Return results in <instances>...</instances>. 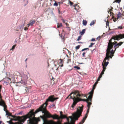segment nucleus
I'll use <instances>...</instances> for the list:
<instances>
[{"label": "nucleus", "instance_id": "f257e3e1", "mask_svg": "<svg viewBox=\"0 0 124 124\" xmlns=\"http://www.w3.org/2000/svg\"><path fill=\"white\" fill-rule=\"evenodd\" d=\"M77 113L74 117V120H72L71 118V120L69 123V124H75L76 121L78 120V118L80 116H81L82 112L83 111V108L79 106L77 108Z\"/></svg>", "mask_w": 124, "mask_h": 124}, {"label": "nucleus", "instance_id": "f03ea898", "mask_svg": "<svg viewBox=\"0 0 124 124\" xmlns=\"http://www.w3.org/2000/svg\"><path fill=\"white\" fill-rule=\"evenodd\" d=\"M41 108L39 111H38L36 110L34 111L33 113V116H35V115L39 111H42V113L45 114L46 118H50L51 117H52V115L46 110V105H45V106H41Z\"/></svg>", "mask_w": 124, "mask_h": 124}, {"label": "nucleus", "instance_id": "7ed1b4c3", "mask_svg": "<svg viewBox=\"0 0 124 124\" xmlns=\"http://www.w3.org/2000/svg\"><path fill=\"white\" fill-rule=\"evenodd\" d=\"M72 93H71L67 97V98L69 97L70 96V98L71 99L73 100V101L74 102L78 101H85V99H82L80 98V97L83 96V94H78L77 96H74L73 98L70 96L71 95Z\"/></svg>", "mask_w": 124, "mask_h": 124}, {"label": "nucleus", "instance_id": "20e7f679", "mask_svg": "<svg viewBox=\"0 0 124 124\" xmlns=\"http://www.w3.org/2000/svg\"><path fill=\"white\" fill-rule=\"evenodd\" d=\"M54 101V97L52 95H50L49 96L48 98L46 100V101L41 106H45V105H46V106L48 105V103H46L47 102H53Z\"/></svg>", "mask_w": 124, "mask_h": 124}, {"label": "nucleus", "instance_id": "39448f33", "mask_svg": "<svg viewBox=\"0 0 124 124\" xmlns=\"http://www.w3.org/2000/svg\"><path fill=\"white\" fill-rule=\"evenodd\" d=\"M96 85H94V84L93 85L92 89L89 92V95L88 96V98L89 101L90 102L92 101V100L93 98V94L94 90L95 89Z\"/></svg>", "mask_w": 124, "mask_h": 124}, {"label": "nucleus", "instance_id": "423d86ee", "mask_svg": "<svg viewBox=\"0 0 124 124\" xmlns=\"http://www.w3.org/2000/svg\"><path fill=\"white\" fill-rule=\"evenodd\" d=\"M96 85H94V84L93 85L92 89L89 92V95L88 96V98L89 101L90 102L92 101V100L93 98V94L94 90L95 89Z\"/></svg>", "mask_w": 124, "mask_h": 124}, {"label": "nucleus", "instance_id": "0eeeda50", "mask_svg": "<svg viewBox=\"0 0 124 124\" xmlns=\"http://www.w3.org/2000/svg\"><path fill=\"white\" fill-rule=\"evenodd\" d=\"M124 38V33L122 34H120L119 35H116L114 36L113 38H111L110 39H111V41L112 39H114L115 40H116L118 41L120 40V39Z\"/></svg>", "mask_w": 124, "mask_h": 124}, {"label": "nucleus", "instance_id": "6e6552de", "mask_svg": "<svg viewBox=\"0 0 124 124\" xmlns=\"http://www.w3.org/2000/svg\"><path fill=\"white\" fill-rule=\"evenodd\" d=\"M111 43L110 45L109 43H108L107 48L106 50V56H108V53H109L110 49L112 48L113 47V45L114 44V43L111 42Z\"/></svg>", "mask_w": 124, "mask_h": 124}, {"label": "nucleus", "instance_id": "1a4fd4ad", "mask_svg": "<svg viewBox=\"0 0 124 124\" xmlns=\"http://www.w3.org/2000/svg\"><path fill=\"white\" fill-rule=\"evenodd\" d=\"M85 102H86L87 104L86 105L87 107V109L86 110V113L85 114H87V115H88V113L89 112V111L90 109V106L92 105V103L91 102H89L88 101H86L85 99Z\"/></svg>", "mask_w": 124, "mask_h": 124}, {"label": "nucleus", "instance_id": "9d476101", "mask_svg": "<svg viewBox=\"0 0 124 124\" xmlns=\"http://www.w3.org/2000/svg\"><path fill=\"white\" fill-rule=\"evenodd\" d=\"M28 78V77L26 74H24L22 77L21 79L24 82V85H25L27 84V80Z\"/></svg>", "mask_w": 124, "mask_h": 124}, {"label": "nucleus", "instance_id": "9b49d317", "mask_svg": "<svg viewBox=\"0 0 124 124\" xmlns=\"http://www.w3.org/2000/svg\"><path fill=\"white\" fill-rule=\"evenodd\" d=\"M81 101H77L75 102H74V101H73V102L72 103L71 107L72 108V110H73L76 109V107H75L76 105L78 103Z\"/></svg>", "mask_w": 124, "mask_h": 124}, {"label": "nucleus", "instance_id": "f8f14e48", "mask_svg": "<svg viewBox=\"0 0 124 124\" xmlns=\"http://www.w3.org/2000/svg\"><path fill=\"white\" fill-rule=\"evenodd\" d=\"M88 115L85 114L84 116L82 118L81 121L79 122L78 124H83L85 122L88 116Z\"/></svg>", "mask_w": 124, "mask_h": 124}, {"label": "nucleus", "instance_id": "ddd939ff", "mask_svg": "<svg viewBox=\"0 0 124 124\" xmlns=\"http://www.w3.org/2000/svg\"><path fill=\"white\" fill-rule=\"evenodd\" d=\"M35 21L34 20H32L31 21H30L29 23L27 24L28 27L30 25L32 26L35 23Z\"/></svg>", "mask_w": 124, "mask_h": 124}, {"label": "nucleus", "instance_id": "4468645a", "mask_svg": "<svg viewBox=\"0 0 124 124\" xmlns=\"http://www.w3.org/2000/svg\"><path fill=\"white\" fill-rule=\"evenodd\" d=\"M102 66L103 70L101 71L100 74V75L102 76V75L104 74V72L105 71L106 68H104L103 63H102Z\"/></svg>", "mask_w": 124, "mask_h": 124}, {"label": "nucleus", "instance_id": "2eb2a0df", "mask_svg": "<svg viewBox=\"0 0 124 124\" xmlns=\"http://www.w3.org/2000/svg\"><path fill=\"white\" fill-rule=\"evenodd\" d=\"M25 26L24 23L22 24H20L19 26L18 27H17V29H19L21 30H22L23 29V28Z\"/></svg>", "mask_w": 124, "mask_h": 124}, {"label": "nucleus", "instance_id": "dca6fc26", "mask_svg": "<svg viewBox=\"0 0 124 124\" xmlns=\"http://www.w3.org/2000/svg\"><path fill=\"white\" fill-rule=\"evenodd\" d=\"M52 118L54 119H56L57 120H58L59 119V118L58 115H56L55 116H53L52 115V117H51Z\"/></svg>", "mask_w": 124, "mask_h": 124}, {"label": "nucleus", "instance_id": "f3484780", "mask_svg": "<svg viewBox=\"0 0 124 124\" xmlns=\"http://www.w3.org/2000/svg\"><path fill=\"white\" fill-rule=\"evenodd\" d=\"M60 116L62 118L64 119L66 118V116L62 114V111L59 112Z\"/></svg>", "mask_w": 124, "mask_h": 124}, {"label": "nucleus", "instance_id": "a211bd4d", "mask_svg": "<svg viewBox=\"0 0 124 124\" xmlns=\"http://www.w3.org/2000/svg\"><path fill=\"white\" fill-rule=\"evenodd\" d=\"M86 29H83L82 31H80L79 32L80 34L81 35H82L85 33V32L86 31Z\"/></svg>", "mask_w": 124, "mask_h": 124}, {"label": "nucleus", "instance_id": "6ab92c4d", "mask_svg": "<svg viewBox=\"0 0 124 124\" xmlns=\"http://www.w3.org/2000/svg\"><path fill=\"white\" fill-rule=\"evenodd\" d=\"M56 108L55 104L54 103H53L52 105H50V106H49V108Z\"/></svg>", "mask_w": 124, "mask_h": 124}, {"label": "nucleus", "instance_id": "aec40b11", "mask_svg": "<svg viewBox=\"0 0 124 124\" xmlns=\"http://www.w3.org/2000/svg\"><path fill=\"white\" fill-rule=\"evenodd\" d=\"M87 22L86 20H83L82 24L84 26H86L87 24Z\"/></svg>", "mask_w": 124, "mask_h": 124}, {"label": "nucleus", "instance_id": "412c9836", "mask_svg": "<svg viewBox=\"0 0 124 124\" xmlns=\"http://www.w3.org/2000/svg\"><path fill=\"white\" fill-rule=\"evenodd\" d=\"M96 20H94L92 21L90 23V26L93 25L95 23Z\"/></svg>", "mask_w": 124, "mask_h": 124}, {"label": "nucleus", "instance_id": "4be33fe9", "mask_svg": "<svg viewBox=\"0 0 124 124\" xmlns=\"http://www.w3.org/2000/svg\"><path fill=\"white\" fill-rule=\"evenodd\" d=\"M115 53V51H114V50L113 49H112L111 51H110L109 54H110L112 55L113 56H114V54Z\"/></svg>", "mask_w": 124, "mask_h": 124}, {"label": "nucleus", "instance_id": "5701e85b", "mask_svg": "<svg viewBox=\"0 0 124 124\" xmlns=\"http://www.w3.org/2000/svg\"><path fill=\"white\" fill-rule=\"evenodd\" d=\"M122 15V14L120 12H119L117 15V18L118 19Z\"/></svg>", "mask_w": 124, "mask_h": 124}, {"label": "nucleus", "instance_id": "b1692460", "mask_svg": "<svg viewBox=\"0 0 124 124\" xmlns=\"http://www.w3.org/2000/svg\"><path fill=\"white\" fill-rule=\"evenodd\" d=\"M57 28H60V27L62 26V23H57Z\"/></svg>", "mask_w": 124, "mask_h": 124}, {"label": "nucleus", "instance_id": "393cba45", "mask_svg": "<svg viewBox=\"0 0 124 124\" xmlns=\"http://www.w3.org/2000/svg\"><path fill=\"white\" fill-rule=\"evenodd\" d=\"M0 103L1 104H3V105H5L4 101L2 99H1V100L0 101Z\"/></svg>", "mask_w": 124, "mask_h": 124}, {"label": "nucleus", "instance_id": "a878e982", "mask_svg": "<svg viewBox=\"0 0 124 124\" xmlns=\"http://www.w3.org/2000/svg\"><path fill=\"white\" fill-rule=\"evenodd\" d=\"M74 68L75 69H76L77 70H79L80 69V68L77 66H74Z\"/></svg>", "mask_w": 124, "mask_h": 124}, {"label": "nucleus", "instance_id": "bb28decb", "mask_svg": "<svg viewBox=\"0 0 124 124\" xmlns=\"http://www.w3.org/2000/svg\"><path fill=\"white\" fill-rule=\"evenodd\" d=\"M60 8V7H59L58 8V14H61L62 15V12L59 9Z\"/></svg>", "mask_w": 124, "mask_h": 124}, {"label": "nucleus", "instance_id": "cd10ccee", "mask_svg": "<svg viewBox=\"0 0 124 124\" xmlns=\"http://www.w3.org/2000/svg\"><path fill=\"white\" fill-rule=\"evenodd\" d=\"M89 48H85L83 49H82L81 51H80V52H81V51L83 52V51H85L87 50H89Z\"/></svg>", "mask_w": 124, "mask_h": 124}, {"label": "nucleus", "instance_id": "c85d7f7f", "mask_svg": "<svg viewBox=\"0 0 124 124\" xmlns=\"http://www.w3.org/2000/svg\"><path fill=\"white\" fill-rule=\"evenodd\" d=\"M115 42L116 43L114 45V46H116H116H121V45H119V44L117 42Z\"/></svg>", "mask_w": 124, "mask_h": 124}, {"label": "nucleus", "instance_id": "c756f323", "mask_svg": "<svg viewBox=\"0 0 124 124\" xmlns=\"http://www.w3.org/2000/svg\"><path fill=\"white\" fill-rule=\"evenodd\" d=\"M81 36L80 35L79 36L78 38L76 40L77 41H79V40L81 39Z\"/></svg>", "mask_w": 124, "mask_h": 124}, {"label": "nucleus", "instance_id": "7c9ffc66", "mask_svg": "<svg viewBox=\"0 0 124 124\" xmlns=\"http://www.w3.org/2000/svg\"><path fill=\"white\" fill-rule=\"evenodd\" d=\"M94 44H95V43H91L90 44V45L88 47L89 48L92 47H93V45H94Z\"/></svg>", "mask_w": 124, "mask_h": 124}, {"label": "nucleus", "instance_id": "2f4dec72", "mask_svg": "<svg viewBox=\"0 0 124 124\" xmlns=\"http://www.w3.org/2000/svg\"><path fill=\"white\" fill-rule=\"evenodd\" d=\"M80 46V45H78L75 47V48L77 50L78 49H79Z\"/></svg>", "mask_w": 124, "mask_h": 124}, {"label": "nucleus", "instance_id": "473e14b6", "mask_svg": "<svg viewBox=\"0 0 124 124\" xmlns=\"http://www.w3.org/2000/svg\"><path fill=\"white\" fill-rule=\"evenodd\" d=\"M18 83H21V84H23L24 85V82H23V81L22 80V79H21L20 81L16 82L17 84Z\"/></svg>", "mask_w": 124, "mask_h": 124}, {"label": "nucleus", "instance_id": "72a5a7b5", "mask_svg": "<svg viewBox=\"0 0 124 124\" xmlns=\"http://www.w3.org/2000/svg\"><path fill=\"white\" fill-rule=\"evenodd\" d=\"M115 31H112L111 32L109 33L108 34H107V35H109L111 34H113L114 33H115Z\"/></svg>", "mask_w": 124, "mask_h": 124}, {"label": "nucleus", "instance_id": "f704fd0d", "mask_svg": "<svg viewBox=\"0 0 124 124\" xmlns=\"http://www.w3.org/2000/svg\"><path fill=\"white\" fill-rule=\"evenodd\" d=\"M53 5L54 6H58V4L55 1V3Z\"/></svg>", "mask_w": 124, "mask_h": 124}, {"label": "nucleus", "instance_id": "c9c22d12", "mask_svg": "<svg viewBox=\"0 0 124 124\" xmlns=\"http://www.w3.org/2000/svg\"><path fill=\"white\" fill-rule=\"evenodd\" d=\"M4 107V109H3V110L4 111H5V112L6 111H7L5 110V108H7V106L6 105H5Z\"/></svg>", "mask_w": 124, "mask_h": 124}, {"label": "nucleus", "instance_id": "e433bc0d", "mask_svg": "<svg viewBox=\"0 0 124 124\" xmlns=\"http://www.w3.org/2000/svg\"><path fill=\"white\" fill-rule=\"evenodd\" d=\"M109 62H108V61H107L106 62L105 64V66L106 67L108 65V64H109Z\"/></svg>", "mask_w": 124, "mask_h": 124}, {"label": "nucleus", "instance_id": "4c0bfd02", "mask_svg": "<svg viewBox=\"0 0 124 124\" xmlns=\"http://www.w3.org/2000/svg\"><path fill=\"white\" fill-rule=\"evenodd\" d=\"M69 3L70 4V6H72L73 3H72V2H71L70 0H69Z\"/></svg>", "mask_w": 124, "mask_h": 124}, {"label": "nucleus", "instance_id": "58836bf2", "mask_svg": "<svg viewBox=\"0 0 124 124\" xmlns=\"http://www.w3.org/2000/svg\"><path fill=\"white\" fill-rule=\"evenodd\" d=\"M22 111H21L17 114V115H21L22 114Z\"/></svg>", "mask_w": 124, "mask_h": 124}, {"label": "nucleus", "instance_id": "ea45409f", "mask_svg": "<svg viewBox=\"0 0 124 124\" xmlns=\"http://www.w3.org/2000/svg\"><path fill=\"white\" fill-rule=\"evenodd\" d=\"M91 41H95L96 40L95 38H93L91 40Z\"/></svg>", "mask_w": 124, "mask_h": 124}, {"label": "nucleus", "instance_id": "a19ab883", "mask_svg": "<svg viewBox=\"0 0 124 124\" xmlns=\"http://www.w3.org/2000/svg\"><path fill=\"white\" fill-rule=\"evenodd\" d=\"M59 60L60 61L59 62L60 63L62 64L63 62V60L62 59H60Z\"/></svg>", "mask_w": 124, "mask_h": 124}, {"label": "nucleus", "instance_id": "79ce46f5", "mask_svg": "<svg viewBox=\"0 0 124 124\" xmlns=\"http://www.w3.org/2000/svg\"><path fill=\"white\" fill-rule=\"evenodd\" d=\"M118 29H122V25H121L120 26H118Z\"/></svg>", "mask_w": 124, "mask_h": 124}, {"label": "nucleus", "instance_id": "37998d69", "mask_svg": "<svg viewBox=\"0 0 124 124\" xmlns=\"http://www.w3.org/2000/svg\"><path fill=\"white\" fill-rule=\"evenodd\" d=\"M11 116L14 118H16V116H13V115H10V116Z\"/></svg>", "mask_w": 124, "mask_h": 124}, {"label": "nucleus", "instance_id": "c03bdc74", "mask_svg": "<svg viewBox=\"0 0 124 124\" xmlns=\"http://www.w3.org/2000/svg\"><path fill=\"white\" fill-rule=\"evenodd\" d=\"M85 52H83L82 54V57H85Z\"/></svg>", "mask_w": 124, "mask_h": 124}, {"label": "nucleus", "instance_id": "a18cd8bd", "mask_svg": "<svg viewBox=\"0 0 124 124\" xmlns=\"http://www.w3.org/2000/svg\"><path fill=\"white\" fill-rule=\"evenodd\" d=\"M109 23L108 22H106V25L107 26H108L109 27Z\"/></svg>", "mask_w": 124, "mask_h": 124}, {"label": "nucleus", "instance_id": "49530a36", "mask_svg": "<svg viewBox=\"0 0 124 124\" xmlns=\"http://www.w3.org/2000/svg\"><path fill=\"white\" fill-rule=\"evenodd\" d=\"M77 6V5L76 4H75L73 6L75 7V10H76L77 9L75 8V7H76Z\"/></svg>", "mask_w": 124, "mask_h": 124}, {"label": "nucleus", "instance_id": "de8ad7c7", "mask_svg": "<svg viewBox=\"0 0 124 124\" xmlns=\"http://www.w3.org/2000/svg\"><path fill=\"white\" fill-rule=\"evenodd\" d=\"M16 45H13L12 47V50H13L14 49H15V46H16Z\"/></svg>", "mask_w": 124, "mask_h": 124}, {"label": "nucleus", "instance_id": "09e8293b", "mask_svg": "<svg viewBox=\"0 0 124 124\" xmlns=\"http://www.w3.org/2000/svg\"><path fill=\"white\" fill-rule=\"evenodd\" d=\"M59 98L58 97H54V101L56 100L57 101V100Z\"/></svg>", "mask_w": 124, "mask_h": 124}, {"label": "nucleus", "instance_id": "8fccbe9b", "mask_svg": "<svg viewBox=\"0 0 124 124\" xmlns=\"http://www.w3.org/2000/svg\"><path fill=\"white\" fill-rule=\"evenodd\" d=\"M51 14H52V15L53 16H55V15H54V13L53 12V11H52L51 12Z\"/></svg>", "mask_w": 124, "mask_h": 124}, {"label": "nucleus", "instance_id": "3c124183", "mask_svg": "<svg viewBox=\"0 0 124 124\" xmlns=\"http://www.w3.org/2000/svg\"><path fill=\"white\" fill-rule=\"evenodd\" d=\"M6 116H10V115H9L7 112V111L6 112Z\"/></svg>", "mask_w": 124, "mask_h": 124}, {"label": "nucleus", "instance_id": "603ef678", "mask_svg": "<svg viewBox=\"0 0 124 124\" xmlns=\"http://www.w3.org/2000/svg\"><path fill=\"white\" fill-rule=\"evenodd\" d=\"M26 1H27V4H24V7L25 6L28 4V0H26Z\"/></svg>", "mask_w": 124, "mask_h": 124}, {"label": "nucleus", "instance_id": "864d4df0", "mask_svg": "<svg viewBox=\"0 0 124 124\" xmlns=\"http://www.w3.org/2000/svg\"><path fill=\"white\" fill-rule=\"evenodd\" d=\"M101 38L100 36H99L97 37L96 38V39L97 40H98V39H100ZM99 40V39L98 40Z\"/></svg>", "mask_w": 124, "mask_h": 124}, {"label": "nucleus", "instance_id": "5fc2aeb1", "mask_svg": "<svg viewBox=\"0 0 124 124\" xmlns=\"http://www.w3.org/2000/svg\"><path fill=\"white\" fill-rule=\"evenodd\" d=\"M21 108L22 109H26V108H27V107H25L24 106H23Z\"/></svg>", "mask_w": 124, "mask_h": 124}, {"label": "nucleus", "instance_id": "6e6d98bb", "mask_svg": "<svg viewBox=\"0 0 124 124\" xmlns=\"http://www.w3.org/2000/svg\"><path fill=\"white\" fill-rule=\"evenodd\" d=\"M61 20L62 21V22L64 23H65V20H64V19H63V18H62Z\"/></svg>", "mask_w": 124, "mask_h": 124}, {"label": "nucleus", "instance_id": "4d7b16f0", "mask_svg": "<svg viewBox=\"0 0 124 124\" xmlns=\"http://www.w3.org/2000/svg\"><path fill=\"white\" fill-rule=\"evenodd\" d=\"M28 28H27L26 27H25V28H24V30L25 31H26V30H28Z\"/></svg>", "mask_w": 124, "mask_h": 124}, {"label": "nucleus", "instance_id": "13d9d810", "mask_svg": "<svg viewBox=\"0 0 124 124\" xmlns=\"http://www.w3.org/2000/svg\"><path fill=\"white\" fill-rule=\"evenodd\" d=\"M31 121V118H29V120L27 121L28 122L29 121V122H30Z\"/></svg>", "mask_w": 124, "mask_h": 124}, {"label": "nucleus", "instance_id": "bf43d9fd", "mask_svg": "<svg viewBox=\"0 0 124 124\" xmlns=\"http://www.w3.org/2000/svg\"><path fill=\"white\" fill-rule=\"evenodd\" d=\"M63 2H62V1L59 2H58V3L59 4V6H60V5L59 4H62L63 3Z\"/></svg>", "mask_w": 124, "mask_h": 124}, {"label": "nucleus", "instance_id": "052dcab7", "mask_svg": "<svg viewBox=\"0 0 124 124\" xmlns=\"http://www.w3.org/2000/svg\"><path fill=\"white\" fill-rule=\"evenodd\" d=\"M96 51V50L95 49H93V50H92L91 51V53H93V52L94 51Z\"/></svg>", "mask_w": 124, "mask_h": 124}, {"label": "nucleus", "instance_id": "680f3d73", "mask_svg": "<svg viewBox=\"0 0 124 124\" xmlns=\"http://www.w3.org/2000/svg\"><path fill=\"white\" fill-rule=\"evenodd\" d=\"M26 88L27 89V90L29 91V89H30V87H26Z\"/></svg>", "mask_w": 124, "mask_h": 124}, {"label": "nucleus", "instance_id": "e2e57ef3", "mask_svg": "<svg viewBox=\"0 0 124 124\" xmlns=\"http://www.w3.org/2000/svg\"><path fill=\"white\" fill-rule=\"evenodd\" d=\"M35 55V54H30V55L32 56H34Z\"/></svg>", "mask_w": 124, "mask_h": 124}, {"label": "nucleus", "instance_id": "0e129e2a", "mask_svg": "<svg viewBox=\"0 0 124 124\" xmlns=\"http://www.w3.org/2000/svg\"><path fill=\"white\" fill-rule=\"evenodd\" d=\"M123 42H120L119 43V45H121L123 43Z\"/></svg>", "mask_w": 124, "mask_h": 124}, {"label": "nucleus", "instance_id": "69168bd1", "mask_svg": "<svg viewBox=\"0 0 124 124\" xmlns=\"http://www.w3.org/2000/svg\"><path fill=\"white\" fill-rule=\"evenodd\" d=\"M102 76L101 75H100V74L99 75V77H99V79L101 78L102 77Z\"/></svg>", "mask_w": 124, "mask_h": 124}, {"label": "nucleus", "instance_id": "338daca9", "mask_svg": "<svg viewBox=\"0 0 124 124\" xmlns=\"http://www.w3.org/2000/svg\"><path fill=\"white\" fill-rule=\"evenodd\" d=\"M121 0H118L117 2V3L118 4L121 1Z\"/></svg>", "mask_w": 124, "mask_h": 124}, {"label": "nucleus", "instance_id": "774afa93", "mask_svg": "<svg viewBox=\"0 0 124 124\" xmlns=\"http://www.w3.org/2000/svg\"><path fill=\"white\" fill-rule=\"evenodd\" d=\"M17 38H16L15 40V42H14V43H16L17 42Z\"/></svg>", "mask_w": 124, "mask_h": 124}]
</instances>
